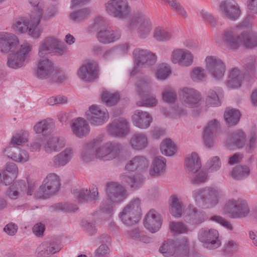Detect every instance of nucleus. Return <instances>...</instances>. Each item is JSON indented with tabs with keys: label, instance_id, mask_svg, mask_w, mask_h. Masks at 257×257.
<instances>
[{
	"label": "nucleus",
	"instance_id": "1",
	"mask_svg": "<svg viewBox=\"0 0 257 257\" xmlns=\"http://www.w3.org/2000/svg\"><path fill=\"white\" fill-rule=\"evenodd\" d=\"M106 202L101 205V210L106 213L112 211V205L123 201L127 197V192L125 188L118 182H110L106 186Z\"/></svg>",
	"mask_w": 257,
	"mask_h": 257
},
{
	"label": "nucleus",
	"instance_id": "2",
	"mask_svg": "<svg viewBox=\"0 0 257 257\" xmlns=\"http://www.w3.org/2000/svg\"><path fill=\"white\" fill-rule=\"evenodd\" d=\"M159 250L165 256L184 257L189 253L188 239L186 237L165 241Z\"/></svg>",
	"mask_w": 257,
	"mask_h": 257
},
{
	"label": "nucleus",
	"instance_id": "3",
	"mask_svg": "<svg viewBox=\"0 0 257 257\" xmlns=\"http://www.w3.org/2000/svg\"><path fill=\"white\" fill-rule=\"evenodd\" d=\"M103 137L99 136L93 139L95 147L96 158L103 161L112 160L118 157L122 149L121 145L116 142H108L102 144Z\"/></svg>",
	"mask_w": 257,
	"mask_h": 257
},
{
	"label": "nucleus",
	"instance_id": "4",
	"mask_svg": "<svg viewBox=\"0 0 257 257\" xmlns=\"http://www.w3.org/2000/svg\"><path fill=\"white\" fill-rule=\"evenodd\" d=\"M127 28L131 32L137 29L139 37L144 39L150 35L152 29V23L146 13L138 12L129 21Z\"/></svg>",
	"mask_w": 257,
	"mask_h": 257
},
{
	"label": "nucleus",
	"instance_id": "5",
	"mask_svg": "<svg viewBox=\"0 0 257 257\" xmlns=\"http://www.w3.org/2000/svg\"><path fill=\"white\" fill-rule=\"evenodd\" d=\"M192 194L193 198L199 206L209 208L218 204L221 192L215 188L206 187L195 190Z\"/></svg>",
	"mask_w": 257,
	"mask_h": 257
},
{
	"label": "nucleus",
	"instance_id": "6",
	"mask_svg": "<svg viewBox=\"0 0 257 257\" xmlns=\"http://www.w3.org/2000/svg\"><path fill=\"white\" fill-rule=\"evenodd\" d=\"M141 216V200L139 198L133 199L119 214L122 222L127 226L132 225L139 222Z\"/></svg>",
	"mask_w": 257,
	"mask_h": 257
},
{
	"label": "nucleus",
	"instance_id": "7",
	"mask_svg": "<svg viewBox=\"0 0 257 257\" xmlns=\"http://www.w3.org/2000/svg\"><path fill=\"white\" fill-rule=\"evenodd\" d=\"M32 45L24 42L20 45L16 52L10 54L8 56V66L13 69L22 67L24 62L30 57Z\"/></svg>",
	"mask_w": 257,
	"mask_h": 257
},
{
	"label": "nucleus",
	"instance_id": "8",
	"mask_svg": "<svg viewBox=\"0 0 257 257\" xmlns=\"http://www.w3.org/2000/svg\"><path fill=\"white\" fill-rule=\"evenodd\" d=\"M60 180L55 173L49 174L40 186L36 196L38 198H46L55 194L59 190Z\"/></svg>",
	"mask_w": 257,
	"mask_h": 257
},
{
	"label": "nucleus",
	"instance_id": "9",
	"mask_svg": "<svg viewBox=\"0 0 257 257\" xmlns=\"http://www.w3.org/2000/svg\"><path fill=\"white\" fill-rule=\"evenodd\" d=\"M106 12L109 16L123 19L131 12V8L127 0H109L105 4Z\"/></svg>",
	"mask_w": 257,
	"mask_h": 257
},
{
	"label": "nucleus",
	"instance_id": "10",
	"mask_svg": "<svg viewBox=\"0 0 257 257\" xmlns=\"http://www.w3.org/2000/svg\"><path fill=\"white\" fill-rule=\"evenodd\" d=\"M151 80L148 77L140 79L137 82L138 91L142 96V100L137 102L139 106L153 107L157 105L158 101L153 95H145V93L149 92L151 89Z\"/></svg>",
	"mask_w": 257,
	"mask_h": 257
},
{
	"label": "nucleus",
	"instance_id": "11",
	"mask_svg": "<svg viewBox=\"0 0 257 257\" xmlns=\"http://www.w3.org/2000/svg\"><path fill=\"white\" fill-rule=\"evenodd\" d=\"M198 238L203 246L208 249H216L221 244L218 232L215 229L201 228L198 232Z\"/></svg>",
	"mask_w": 257,
	"mask_h": 257
},
{
	"label": "nucleus",
	"instance_id": "12",
	"mask_svg": "<svg viewBox=\"0 0 257 257\" xmlns=\"http://www.w3.org/2000/svg\"><path fill=\"white\" fill-rule=\"evenodd\" d=\"M224 211L232 218H238L246 216L249 209L245 201L230 199L225 205Z\"/></svg>",
	"mask_w": 257,
	"mask_h": 257
},
{
	"label": "nucleus",
	"instance_id": "13",
	"mask_svg": "<svg viewBox=\"0 0 257 257\" xmlns=\"http://www.w3.org/2000/svg\"><path fill=\"white\" fill-rule=\"evenodd\" d=\"M222 38L226 47L231 49H237L243 44L242 33L240 34L237 27H230L224 30Z\"/></svg>",
	"mask_w": 257,
	"mask_h": 257
},
{
	"label": "nucleus",
	"instance_id": "14",
	"mask_svg": "<svg viewBox=\"0 0 257 257\" xmlns=\"http://www.w3.org/2000/svg\"><path fill=\"white\" fill-rule=\"evenodd\" d=\"M206 67L211 77L216 80L223 78L225 66L222 61L215 56H208L205 59Z\"/></svg>",
	"mask_w": 257,
	"mask_h": 257
},
{
	"label": "nucleus",
	"instance_id": "15",
	"mask_svg": "<svg viewBox=\"0 0 257 257\" xmlns=\"http://www.w3.org/2000/svg\"><path fill=\"white\" fill-rule=\"evenodd\" d=\"M86 115L91 124L96 126L102 125L109 118V114L106 109L94 104L89 107Z\"/></svg>",
	"mask_w": 257,
	"mask_h": 257
},
{
	"label": "nucleus",
	"instance_id": "16",
	"mask_svg": "<svg viewBox=\"0 0 257 257\" xmlns=\"http://www.w3.org/2000/svg\"><path fill=\"white\" fill-rule=\"evenodd\" d=\"M219 10L223 17L231 21L236 20L241 12L239 6L233 0L221 1L219 4Z\"/></svg>",
	"mask_w": 257,
	"mask_h": 257
},
{
	"label": "nucleus",
	"instance_id": "17",
	"mask_svg": "<svg viewBox=\"0 0 257 257\" xmlns=\"http://www.w3.org/2000/svg\"><path fill=\"white\" fill-rule=\"evenodd\" d=\"M179 95L183 104L189 107H198L201 100L200 93L192 88H184L180 92Z\"/></svg>",
	"mask_w": 257,
	"mask_h": 257
},
{
	"label": "nucleus",
	"instance_id": "18",
	"mask_svg": "<svg viewBox=\"0 0 257 257\" xmlns=\"http://www.w3.org/2000/svg\"><path fill=\"white\" fill-rule=\"evenodd\" d=\"M220 131L219 122L216 119L208 121L205 126L203 134V139L205 146L208 148L213 146L214 136Z\"/></svg>",
	"mask_w": 257,
	"mask_h": 257
},
{
	"label": "nucleus",
	"instance_id": "19",
	"mask_svg": "<svg viewBox=\"0 0 257 257\" xmlns=\"http://www.w3.org/2000/svg\"><path fill=\"white\" fill-rule=\"evenodd\" d=\"M135 63L144 67L154 65L157 60L156 55L147 50L136 48L133 51Z\"/></svg>",
	"mask_w": 257,
	"mask_h": 257
},
{
	"label": "nucleus",
	"instance_id": "20",
	"mask_svg": "<svg viewBox=\"0 0 257 257\" xmlns=\"http://www.w3.org/2000/svg\"><path fill=\"white\" fill-rule=\"evenodd\" d=\"M34 186L29 185L28 187L25 180H20L14 182L9 188L7 192L8 195L12 199H16L27 192L28 195H31L34 190Z\"/></svg>",
	"mask_w": 257,
	"mask_h": 257
},
{
	"label": "nucleus",
	"instance_id": "21",
	"mask_svg": "<svg viewBox=\"0 0 257 257\" xmlns=\"http://www.w3.org/2000/svg\"><path fill=\"white\" fill-rule=\"evenodd\" d=\"M149 166V161L145 156L137 155L126 163L125 170L128 172L144 173L147 171Z\"/></svg>",
	"mask_w": 257,
	"mask_h": 257
},
{
	"label": "nucleus",
	"instance_id": "22",
	"mask_svg": "<svg viewBox=\"0 0 257 257\" xmlns=\"http://www.w3.org/2000/svg\"><path fill=\"white\" fill-rule=\"evenodd\" d=\"M98 67L96 62L91 61L82 65L78 70L79 78L85 82L95 79L97 76Z\"/></svg>",
	"mask_w": 257,
	"mask_h": 257
},
{
	"label": "nucleus",
	"instance_id": "23",
	"mask_svg": "<svg viewBox=\"0 0 257 257\" xmlns=\"http://www.w3.org/2000/svg\"><path fill=\"white\" fill-rule=\"evenodd\" d=\"M207 219L205 212L192 205H189L186 210L184 220L190 225L196 226L204 222Z\"/></svg>",
	"mask_w": 257,
	"mask_h": 257
},
{
	"label": "nucleus",
	"instance_id": "24",
	"mask_svg": "<svg viewBox=\"0 0 257 257\" xmlns=\"http://www.w3.org/2000/svg\"><path fill=\"white\" fill-rule=\"evenodd\" d=\"M19 43L17 37L8 32H0V51L3 53L13 52Z\"/></svg>",
	"mask_w": 257,
	"mask_h": 257
},
{
	"label": "nucleus",
	"instance_id": "25",
	"mask_svg": "<svg viewBox=\"0 0 257 257\" xmlns=\"http://www.w3.org/2000/svg\"><path fill=\"white\" fill-rule=\"evenodd\" d=\"M162 223L160 214L154 209L149 211L146 215L144 220L145 227L152 233L158 231L161 228Z\"/></svg>",
	"mask_w": 257,
	"mask_h": 257
},
{
	"label": "nucleus",
	"instance_id": "26",
	"mask_svg": "<svg viewBox=\"0 0 257 257\" xmlns=\"http://www.w3.org/2000/svg\"><path fill=\"white\" fill-rule=\"evenodd\" d=\"M108 133L113 136H123L129 132V124L123 118L114 120L108 126Z\"/></svg>",
	"mask_w": 257,
	"mask_h": 257
},
{
	"label": "nucleus",
	"instance_id": "27",
	"mask_svg": "<svg viewBox=\"0 0 257 257\" xmlns=\"http://www.w3.org/2000/svg\"><path fill=\"white\" fill-rule=\"evenodd\" d=\"M120 179L122 183L132 190H137L140 189L143 186L145 181V178L140 174L123 173L120 175Z\"/></svg>",
	"mask_w": 257,
	"mask_h": 257
},
{
	"label": "nucleus",
	"instance_id": "28",
	"mask_svg": "<svg viewBox=\"0 0 257 257\" xmlns=\"http://www.w3.org/2000/svg\"><path fill=\"white\" fill-rule=\"evenodd\" d=\"M54 71V67L52 62L48 59H44L39 61L35 71V75L40 79H47Z\"/></svg>",
	"mask_w": 257,
	"mask_h": 257
},
{
	"label": "nucleus",
	"instance_id": "29",
	"mask_svg": "<svg viewBox=\"0 0 257 257\" xmlns=\"http://www.w3.org/2000/svg\"><path fill=\"white\" fill-rule=\"evenodd\" d=\"M132 117L134 125L141 129L148 128L153 121L148 112L140 110H136Z\"/></svg>",
	"mask_w": 257,
	"mask_h": 257
},
{
	"label": "nucleus",
	"instance_id": "30",
	"mask_svg": "<svg viewBox=\"0 0 257 257\" xmlns=\"http://www.w3.org/2000/svg\"><path fill=\"white\" fill-rule=\"evenodd\" d=\"M171 59L173 63H179L182 66H188L192 63L193 57L187 50L177 49L172 52Z\"/></svg>",
	"mask_w": 257,
	"mask_h": 257
},
{
	"label": "nucleus",
	"instance_id": "31",
	"mask_svg": "<svg viewBox=\"0 0 257 257\" xmlns=\"http://www.w3.org/2000/svg\"><path fill=\"white\" fill-rule=\"evenodd\" d=\"M121 36V32L118 30L104 29L98 31L97 38L99 42L107 44L117 41Z\"/></svg>",
	"mask_w": 257,
	"mask_h": 257
},
{
	"label": "nucleus",
	"instance_id": "32",
	"mask_svg": "<svg viewBox=\"0 0 257 257\" xmlns=\"http://www.w3.org/2000/svg\"><path fill=\"white\" fill-rule=\"evenodd\" d=\"M73 193L74 197L80 203L95 201L98 197V192L96 188H93L92 191L84 188L74 189Z\"/></svg>",
	"mask_w": 257,
	"mask_h": 257
},
{
	"label": "nucleus",
	"instance_id": "33",
	"mask_svg": "<svg viewBox=\"0 0 257 257\" xmlns=\"http://www.w3.org/2000/svg\"><path fill=\"white\" fill-rule=\"evenodd\" d=\"M43 15V10L32 11L30 15V26L28 33L32 37L37 38L39 37L42 30L38 25Z\"/></svg>",
	"mask_w": 257,
	"mask_h": 257
},
{
	"label": "nucleus",
	"instance_id": "34",
	"mask_svg": "<svg viewBox=\"0 0 257 257\" xmlns=\"http://www.w3.org/2000/svg\"><path fill=\"white\" fill-rule=\"evenodd\" d=\"M71 127L73 133L78 138H82L88 134L90 127L87 120L78 117L72 120Z\"/></svg>",
	"mask_w": 257,
	"mask_h": 257
},
{
	"label": "nucleus",
	"instance_id": "35",
	"mask_svg": "<svg viewBox=\"0 0 257 257\" xmlns=\"http://www.w3.org/2000/svg\"><path fill=\"white\" fill-rule=\"evenodd\" d=\"M97 143L94 144L93 139L88 142L83 146L80 154L81 161L85 163H88L96 158L95 147H97Z\"/></svg>",
	"mask_w": 257,
	"mask_h": 257
},
{
	"label": "nucleus",
	"instance_id": "36",
	"mask_svg": "<svg viewBox=\"0 0 257 257\" xmlns=\"http://www.w3.org/2000/svg\"><path fill=\"white\" fill-rule=\"evenodd\" d=\"M129 145L135 151H142L148 146V138L144 133H135L131 138Z\"/></svg>",
	"mask_w": 257,
	"mask_h": 257
},
{
	"label": "nucleus",
	"instance_id": "37",
	"mask_svg": "<svg viewBox=\"0 0 257 257\" xmlns=\"http://www.w3.org/2000/svg\"><path fill=\"white\" fill-rule=\"evenodd\" d=\"M73 156V151L72 149L67 148L53 158V165L55 168L63 167L71 160Z\"/></svg>",
	"mask_w": 257,
	"mask_h": 257
},
{
	"label": "nucleus",
	"instance_id": "38",
	"mask_svg": "<svg viewBox=\"0 0 257 257\" xmlns=\"http://www.w3.org/2000/svg\"><path fill=\"white\" fill-rule=\"evenodd\" d=\"M245 134L242 130H235L229 135L227 145L228 148L232 145L237 148H241L245 145Z\"/></svg>",
	"mask_w": 257,
	"mask_h": 257
},
{
	"label": "nucleus",
	"instance_id": "39",
	"mask_svg": "<svg viewBox=\"0 0 257 257\" xmlns=\"http://www.w3.org/2000/svg\"><path fill=\"white\" fill-rule=\"evenodd\" d=\"M66 142L64 138L58 137L50 138L44 145L45 151L47 153L59 151L65 146Z\"/></svg>",
	"mask_w": 257,
	"mask_h": 257
},
{
	"label": "nucleus",
	"instance_id": "40",
	"mask_svg": "<svg viewBox=\"0 0 257 257\" xmlns=\"http://www.w3.org/2000/svg\"><path fill=\"white\" fill-rule=\"evenodd\" d=\"M166 160L163 157H155L151 166L149 173L153 177H159L165 171Z\"/></svg>",
	"mask_w": 257,
	"mask_h": 257
},
{
	"label": "nucleus",
	"instance_id": "41",
	"mask_svg": "<svg viewBox=\"0 0 257 257\" xmlns=\"http://www.w3.org/2000/svg\"><path fill=\"white\" fill-rule=\"evenodd\" d=\"M11 147L6 148L4 151L5 154L15 162L20 163H25L29 160V155L27 151L24 150H17V152L12 151Z\"/></svg>",
	"mask_w": 257,
	"mask_h": 257
},
{
	"label": "nucleus",
	"instance_id": "42",
	"mask_svg": "<svg viewBox=\"0 0 257 257\" xmlns=\"http://www.w3.org/2000/svg\"><path fill=\"white\" fill-rule=\"evenodd\" d=\"M185 166L186 171L189 174L195 173L201 169V163L196 153H192L191 155L187 158Z\"/></svg>",
	"mask_w": 257,
	"mask_h": 257
},
{
	"label": "nucleus",
	"instance_id": "43",
	"mask_svg": "<svg viewBox=\"0 0 257 257\" xmlns=\"http://www.w3.org/2000/svg\"><path fill=\"white\" fill-rule=\"evenodd\" d=\"M58 39L52 37H47L43 40L39 47L38 55L40 57H45L51 53L55 46Z\"/></svg>",
	"mask_w": 257,
	"mask_h": 257
},
{
	"label": "nucleus",
	"instance_id": "44",
	"mask_svg": "<svg viewBox=\"0 0 257 257\" xmlns=\"http://www.w3.org/2000/svg\"><path fill=\"white\" fill-rule=\"evenodd\" d=\"M242 76L240 71L236 68L232 69L229 73L226 85L229 88H237L240 86Z\"/></svg>",
	"mask_w": 257,
	"mask_h": 257
},
{
	"label": "nucleus",
	"instance_id": "45",
	"mask_svg": "<svg viewBox=\"0 0 257 257\" xmlns=\"http://www.w3.org/2000/svg\"><path fill=\"white\" fill-rule=\"evenodd\" d=\"M240 113L235 108L226 109L224 113V118L229 126L236 125L239 121Z\"/></svg>",
	"mask_w": 257,
	"mask_h": 257
},
{
	"label": "nucleus",
	"instance_id": "46",
	"mask_svg": "<svg viewBox=\"0 0 257 257\" xmlns=\"http://www.w3.org/2000/svg\"><path fill=\"white\" fill-rule=\"evenodd\" d=\"M170 212L175 217H179L182 215L183 212L182 202L176 195H172L170 198Z\"/></svg>",
	"mask_w": 257,
	"mask_h": 257
},
{
	"label": "nucleus",
	"instance_id": "47",
	"mask_svg": "<svg viewBox=\"0 0 257 257\" xmlns=\"http://www.w3.org/2000/svg\"><path fill=\"white\" fill-rule=\"evenodd\" d=\"M243 44L245 47L252 48L257 46V32L250 31L242 32Z\"/></svg>",
	"mask_w": 257,
	"mask_h": 257
},
{
	"label": "nucleus",
	"instance_id": "48",
	"mask_svg": "<svg viewBox=\"0 0 257 257\" xmlns=\"http://www.w3.org/2000/svg\"><path fill=\"white\" fill-rule=\"evenodd\" d=\"M160 150L166 156H173L177 151L174 143L170 139H167L161 143Z\"/></svg>",
	"mask_w": 257,
	"mask_h": 257
},
{
	"label": "nucleus",
	"instance_id": "49",
	"mask_svg": "<svg viewBox=\"0 0 257 257\" xmlns=\"http://www.w3.org/2000/svg\"><path fill=\"white\" fill-rule=\"evenodd\" d=\"M52 122L50 119H43L36 123L34 126V131L36 134L46 135L51 130Z\"/></svg>",
	"mask_w": 257,
	"mask_h": 257
},
{
	"label": "nucleus",
	"instance_id": "50",
	"mask_svg": "<svg viewBox=\"0 0 257 257\" xmlns=\"http://www.w3.org/2000/svg\"><path fill=\"white\" fill-rule=\"evenodd\" d=\"M249 168L246 166L238 165L235 167L231 173V176L234 179L242 180L249 174Z\"/></svg>",
	"mask_w": 257,
	"mask_h": 257
},
{
	"label": "nucleus",
	"instance_id": "51",
	"mask_svg": "<svg viewBox=\"0 0 257 257\" xmlns=\"http://www.w3.org/2000/svg\"><path fill=\"white\" fill-rule=\"evenodd\" d=\"M219 92H221L220 88H216L215 90L210 89L209 91L206 100L207 106L215 107L221 105V101L218 96V93Z\"/></svg>",
	"mask_w": 257,
	"mask_h": 257
},
{
	"label": "nucleus",
	"instance_id": "52",
	"mask_svg": "<svg viewBox=\"0 0 257 257\" xmlns=\"http://www.w3.org/2000/svg\"><path fill=\"white\" fill-rule=\"evenodd\" d=\"M90 14V10L88 8L79 10L69 15L70 19L74 22H80L87 19Z\"/></svg>",
	"mask_w": 257,
	"mask_h": 257
},
{
	"label": "nucleus",
	"instance_id": "53",
	"mask_svg": "<svg viewBox=\"0 0 257 257\" xmlns=\"http://www.w3.org/2000/svg\"><path fill=\"white\" fill-rule=\"evenodd\" d=\"M29 133L21 130L17 132L12 138L10 144L14 147L26 143L28 140Z\"/></svg>",
	"mask_w": 257,
	"mask_h": 257
},
{
	"label": "nucleus",
	"instance_id": "54",
	"mask_svg": "<svg viewBox=\"0 0 257 257\" xmlns=\"http://www.w3.org/2000/svg\"><path fill=\"white\" fill-rule=\"evenodd\" d=\"M29 20L24 17L18 19L13 25L15 31L19 33H24L29 31Z\"/></svg>",
	"mask_w": 257,
	"mask_h": 257
},
{
	"label": "nucleus",
	"instance_id": "55",
	"mask_svg": "<svg viewBox=\"0 0 257 257\" xmlns=\"http://www.w3.org/2000/svg\"><path fill=\"white\" fill-rule=\"evenodd\" d=\"M119 99V95L117 92L104 91L102 94V100L107 106H110L116 104Z\"/></svg>",
	"mask_w": 257,
	"mask_h": 257
},
{
	"label": "nucleus",
	"instance_id": "56",
	"mask_svg": "<svg viewBox=\"0 0 257 257\" xmlns=\"http://www.w3.org/2000/svg\"><path fill=\"white\" fill-rule=\"evenodd\" d=\"M169 228L173 234H186L189 230L188 226L182 222L171 221Z\"/></svg>",
	"mask_w": 257,
	"mask_h": 257
},
{
	"label": "nucleus",
	"instance_id": "57",
	"mask_svg": "<svg viewBox=\"0 0 257 257\" xmlns=\"http://www.w3.org/2000/svg\"><path fill=\"white\" fill-rule=\"evenodd\" d=\"M172 36L171 32L164 28L157 27L154 30V38L159 41L169 40L171 39Z\"/></svg>",
	"mask_w": 257,
	"mask_h": 257
},
{
	"label": "nucleus",
	"instance_id": "58",
	"mask_svg": "<svg viewBox=\"0 0 257 257\" xmlns=\"http://www.w3.org/2000/svg\"><path fill=\"white\" fill-rule=\"evenodd\" d=\"M51 209L55 211H62L64 212H75L78 210V207L73 204L59 203L51 206Z\"/></svg>",
	"mask_w": 257,
	"mask_h": 257
},
{
	"label": "nucleus",
	"instance_id": "59",
	"mask_svg": "<svg viewBox=\"0 0 257 257\" xmlns=\"http://www.w3.org/2000/svg\"><path fill=\"white\" fill-rule=\"evenodd\" d=\"M171 73L170 68L166 64L163 63L159 66L156 73V76L158 79L165 80Z\"/></svg>",
	"mask_w": 257,
	"mask_h": 257
},
{
	"label": "nucleus",
	"instance_id": "60",
	"mask_svg": "<svg viewBox=\"0 0 257 257\" xmlns=\"http://www.w3.org/2000/svg\"><path fill=\"white\" fill-rule=\"evenodd\" d=\"M206 74L203 68L196 67L191 73V79L195 82L204 81L206 79Z\"/></svg>",
	"mask_w": 257,
	"mask_h": 257
},
{
	"label": "nucleus",
	"instance_id": "61",
	"mask_svg": "<svg viewBox=\"0 0 257 257\" xmlns=\"http://www.w3.org/2000/svg\"><path fill=\"white\" fill-rule=\"evenodd\" d=\"M171 8L183 18L187 17V14L182 6L176 0H167Z\"/></svg>",
	"mask_w": 257,
	"mask_h": 257
},
{
	"label": "nucleus",
	"instance_id": "62",
	"mask_svg": "<svg viewBox=\"0 0 257 257\" xmlns=\"http://www.w3.org/2000/svg\"><path fill=\"white\" fill-rule=\"evenodd\" d=\"M200 15L203 20L208 23L211 27H215L217 26V20L212 14L205 10H202Z\"/></svg>",
	"mask_w": 257,
	"mask_h": 257
},
{
	"label": "nucleus",
	"instance_id": "63",
	"mask_svg": "<svg viewBox=\"0 0 257 257\" xmlns=\"http://www.w3.org/2000/svg\"><path fill=\"white\" fill-rule=\"evenodd\" d=\"M221 166L220 159L218 156H214L210 158L207 162V167L211 172H214L218 170Z\"/></svg>",
	"mask_w": 257,
	"mask_h": 257
},
{
	"label": "nucleus",
	"instance_id": "64",
	"mask_svg": "<svg viewBox=\"0 0 257 257\" xmlns=\"http://www.w3.org/2000/svg\"><path fill=\"white\" fill-rule=\"evenodd\" d=\"M104 25V21L101 17L96 18L93 23L89 25L87 30L89 33H92L94 31L99 30Z\"/></svg>",
	"mask_w": 257,
	"mask_h": 257
}]
</instances>
